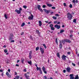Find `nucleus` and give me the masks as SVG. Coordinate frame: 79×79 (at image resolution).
<instances>
[{"label": "nucleus", "mask_w": 79, "mask_h": 79, "mask_svg": "<svg viewBox=\"0 0 79 79\" xmlns=\"http://www.w3.org/2000/svg\"><path fill=\"white\" fill-rule=\"evenodd\" d=\"M67 18H68L69 19L71 20V19H72V18H73V15H72L70 14V13H68L67 14Z\"/></svg>", "instance_id": "obj_1"}, {"label": "nucleus", "mask_w": 79, "mask_h": 79, "mask_svg": "<svg viewBox=\"0 0 79 79\" xmlns=\"http://www.w3.org/2000/svg\"><path fill=\"white\" fill-rule=\"evenodd\" d=\"M22 10H23V9H22V8L21 7H19V10L16 9L15 10V12H16L17 14H21V11H22Z\"/></svg>", "instance_id": "obj_2"}, {"label": "nucleus", "mask_w": 79, "mask_h": 79, "mask_svg": "<svg viewBox=\"0 0 79 79\" xmlns=\"http://www.w3.org/2000/svg\"><path fill=\"white\" fill-rule=\"evenodd\" d=\"M42 70L43 71L44 73V74H47V71H46V69H45V67L44 66H43L42 68Z\"/></svg>", "instance_id": "obj_3"}, {"label": "nucleus", "mask_w": 79, "mask_h": 79, "mask_svg": "<svg viewBox=\"0 0 79 79\" xmlns=\"http://www.w3.org/2000/svg\"><path fill=\"white\" fill-rule=\"evenodd\" d=\"M34 18V15H33L32 14L31 15V16H29L28 18V19L29 20H33Z\"/></svg>", "instance_id": "obj_4"}, {"label": "nucleus", "mask_w": 79, "mask_h": 79, "mask_svg": "<svg viewBox=\"0 0 79 79\" xmlns=\"http://www.w3.org/2000/svg\"><path fill=\"white\" fill-rule=\"evenodd\" d=\"M54 27H55V28H57V29H59L61 27L60 26V25H58L57 24H56L54 26Z\"/></svg>", "instance_id": "obj_5"}, {"label": "nucleus", "mask_w": 79, "mask_h": 79, "mask_svg": "<svg viewBox=\"0 0 79 79\" xmlns=\"http://www.w3.org/2000/svg\"><path fill=\"white\" fill-rule=\"evenodd\" d=\"M40 50L41 51L42 54L44 53V49L42 48L41 47H40Z\"/></svg>", "instance_id": "obj_6"}, {"label": "nucleus", "mask_w": 79, "mask_h": 79, "mask_svg": "<svg viewBox=\"0 0 79 79\" xmlns=\"http://www.w3.org/2000/svg\"><path fill=\"white\" fill-rule=\"evenodd\" d=\"M66 56L65 55H63L62 56V59L63 60H66Z\"/></svg>", "instance_id": "obj_7"}, {"label": "nucleus", "mask_w": 79, "mask_h": 79, "mask_svg": "<svg viewBox=\"0 0 79 79\" xmlns=\"http://www.w3.org/2000/svg\"><path fill=\"white\" fill-rule=\"evenodd\" d=\"M43 10L45 12V13H47V14H48V13L50 12V10H46V9H44Z\"/></svg>", "instance_id": "obj_8"}, {"label": "nucleus", "mask_w": 79, "mask_h": 79, "mask_svg": "<svg viewBox=\"0 0 79 79\" xmlns=\"http://www.w3.org/2000/svg\"><path fill=\"white\" fill-rule=\"evenodd\" d=\"M6 75L8 77H9V78H10V77H11V76L9 74V73H8V72H6Z\"/></svg>", "instance_id": "obj_9"}, {"label": "nucleus", "mask_w": 79, "mask_h": 79, "mask_svg": "<svg viewBox=\"0 0 79 79\" xmlns=\"http://www.w3.org/2000/svg\"><path fill=\"white\" fill-rule=\"evenodd\" d=\"M24 76L27 79H30L29 78V75H27V73H25L24 74Z\"/></svg>", "instance_id": "obj_10"}, {"label": "nucleus", "mask_w": 79, "mask_h": 79, "mask_svg": "<svg viewBox=\"0 0 79 79\" xmlns=\"http://www.w3.org/2000/svg\"><path fill=\"white\" fill-rule=\"evenodd\" d=\"M66 70L68 73H70V71H71V68L70 67H67L66 69Z\"/></svg>", "instance_id": "obj_11"}, {"label": "nucleus", "mask_w": 79, "mask_h": 79, "mask_svg": "<svg viewBox=\"0 0 79 79\" xmlns=\"http://www.w3.org/2000/svg\"><path fill=\"white\" fill-rule=\"evenodd\" d=\"M69 76L70 77V79H74V77H73V74H70V75Z\"/></svg>", "instance_id": "obj_12"}, {"label": "nucleus", "mask_w": 79, "mask_h": 79, "mask_svg": "<svg viewBox=\"0 0 79 79\" xmlns=\"http://www.w3.org/2000/svg\"><path fill=\"white\" fill-rule=\"evenodd\" d=\"M64 41L65 42H68V43H71V41L69 40L65 39Z\"/></svg>", "instance_id": "obj_13"}, {"label": "nucleus", "mask_w": 79, "mask_h": 79, "mask_svg": "<svg viewBox=\"0 0 79 79\" xmlns=\"http://www.w3.org/2000/svg\"><path fill=\"white\" fill-rule=\"evenodd\" d=\"M39 26L40 27H41V26L42 25V23L41 22V21L40 20L39 21Z\"/></svg>", "instance_id": "obj_14"}, {"label": "nucleus", "mask_w": 79, "mask_h": 79, "mask_svg": "<svg viewBox=\"0 0 79 79\" xmlns=\"http://www.w3.org/2000/svg\"><path fill=\"white\" fill-rule=\"evenodd\" d=\"M39 70L40 71V74H43V73H42V70H41V68H40V67H39Z\"/></svg>", "instance_id": "obj_15"}, {"label": "nucleus", "mask_w": 79, "mask_h": 79, "mask_svg": "<svg viewBox=\"0 0 79 79\" xmlns=\"http://www.w3.org/2000/svg\"><path fill=\"white\" fill-rule=\"evenodd\" d=\"M27 63H28V64H30V65H32V63L31 60H30V61H27Z\"/></svg>", "instance_id": "obj_16"}, {"label": "nucleus", "mask_w": 79, "mask_h": 79, "mask_svg": "<svg viewBox=\"0 0 79 79\" xmlns=\"http://www.w3.org/2000/svg\"><path fill=\"white\" fill-rule=\"evenodd\" d=\"M62 42H60L59 47L60 48V49H61V48H62Z\"/></svg>", "instance_id": "obj_17"}, {"label": "nucleus", "mask_w": 79, "mask_h": 79, "mask_svg": "<svg viewBox=\"0 0 79 79\" xmlns=\"http://www.w3.org/2000/svg\"><path fill=\"white\" fill-rule=\"evenodd\" d=\"M36 32L38 34V35H40V33L39 32V31L38 30H36Z\"/></svg>", "instance_id": "obj_18"}, {"label": "nucleus", "mask_w": 79, "mask_h": 79, "mask_svg": "<svg viewBox=\"0 0 79 79\" xmlns=\"http://www.w3.org/2000/svg\"><path fill=\"white\" fill-rule=\"evenodd\" d=\"M57 56L58 57V58H60V53H57Z\"/></svg>", "instance_id": "obj_19"}, {"label": "nucleus", "mask_w": 79, "mask_h": 79, "mask_svg": "<svg viewBox=\"0 0 79 79\" xmlns=\"http://www.w3.org/2000/svg\"><path fill=\"white\" fill-rule=\"evenodd\" d=\"M47 6L49 7H51V6H52V5L51 4H48Z\"/></svg>", "instance_id": "obj_20"}, {"label": "nucleus", "mask_w": 79, "mask_h": 79, "mask_svg": "<svg viewBox=\"0 0 79 79\" xmlns=\"http://www.w3.org/2000/svg\"><path fill=\"white\" fill-rule=\"evenodd\" d=\"M64 32V30H61L60 31V34H62V33H63V32Z\"/></svg>", "instance_id": "obj_21"}, {"label": "nucleus", "mask_w": 79, "mask_h": 79, "mask_svg": "<svg viewBox=\"0 0 79 79\" xmlns=\"http://www.w3.org/2000/svg\"><path fill=\"white\" fill-rule=\"evenodd\" d=\"M55 40H56V45H58V40H57V38Z\"/></svg>", "instance_id": "obj_22"}, {"label": "nucleus", "mask_w": 79, "mask_h": 79, "mask_svg": "<svg viewBox=\"0 0 79 79\" xmlns=\"http://www.w3.org/2000/svg\"><path fill=\"white\" fill-rule=\"evenodd\" d=\"M75 79H79V76H78V75L75 76Z\"/></svg>", "instance_id": "obj_23"}, {"label": "nucleus", "mask_w": 79, "mask_h": 79, "mask_svg": "<svg viewBox=\"0 0 79 79\" xmlns=\"http://www.w3.org/2000/svg\"><path fill=\"white\" fill-rule=\"evenodd\" d=\"M4 17L6 18V19H8V17H7V15H6V14H5L4 15Z\"/></svg>", "instance_id": "obj_24"}, {"label": "nucleus", "mask_w": 79, "mask_h": 79, "mask_svg": "<svg viewBox=\"0 0 79 79\" xmlns=\"http://www.w3.org/2000/svg\"><path fill=\"white\" fill-rule=\"evenodd\" d=\"M15 78L16 79H19V76H17L15 77Z\"/></svg>", "instance_id": "obj_25"}, {"label": "nucleus", "mask_w": 79, "mask_h": 79, "mask_svg": "<svg viewBox=\"0 0 79 79\" xmlns=\"http://www.w3.org/2000/svg\"><path fill=\"white\" fill-rule=\"evenodd\" d=\"M49 27L51 28H52V27H53V25L52 24H50L49 25Z\"/></svg>", "instance_id": "obj_26"}, {"label": "nucleus", "mask_w": 79, "mask_h": 79, "mask_svg": "<svg viewBox=\"0 0 79 79\" xmlns=\"http://www.w3.org/2000/svg\"><path fill=\"white\" fill-rule=\"evenodd\" d=\"M30 39H31V40H34V39L32 38V37L31 35L30 36Z\"/></svg>", "instance_id": "obj_27"}, {"label": "nucleus", "mask_w": 79, "mask_h": 79, "mask_svg": "<svg viewBox=\"0 0 79 79\" xmlns=\"http://www.w3.org/2000/svg\"><path fill=\"white\" fill-rule=\"evenodd\" d=\"M37 7L38 10H40V6L39 5H38Z\"/></svg>", "instance_id": "obj_28"}, {"label": "nucleus", "mask_w": 79, "mask_h": 79, "mask_svg": "<svg viewBox=\"0 0 79 79\" xmlns=\"http://www.w3.org/2000/svg\"><path fill=\"white\" fill-rule=\"evenodd\" d=\"M73 23H76V19H74L73 20Z\"/></svg>", "instance_id": "obj_29"}, {"label": "nucleus", "mask_w": 79, "mask_h": 79, "mask_svg": "<svg viewBox=\"0 0 79 79\" xmlns=\"http://www.w3.org/2000/svg\"><path fill=\"white\" fill-rule=\"evenodd\" d=\"M24 25H25V23H22V24L21 25V26L22 27H23V26H24Z\"/></svg>", "instance_id": "obj_30"}, {"label": "nucleus", "mask_w": 79, "mask_h": 79, "mask_svg": "<svg viewBox=\"0 0 79 79\" xmlns=\"http://www.w3.org/2000/svg\"><path fill=\"white\" fill-rule=\"evenodd\" d=\"M21 60L22 63H24V59H21Z\"/></svg>", "instance_id": "obj_31"}, {"label": "nucleus", "mask_w": 79, "mask_h": 79, "mask_svg": "<svg viewBox=\"0 0 79 79\" xmlns=\"http://www.w3.org/2000/svg\"><path fill=\"white\" fill-rule=\"evenodd\" d=\"M13 37L11 36H10L9 38V40H12L13 39Z\"/></svg>", "instance_id": "obj_32"}, {"label": "nucleus", "mask_w": 79, "mask_h": 79, "mask_svg": "<svg viewBox=\"0 0 79 79\" xmlns=\"http://www.w3.org/2000/svg\"><path fill=\"white\" fill-rule=\"evenodd\" d=\"M35 66H36L37 67L36 70H37V71H39V67H37V64H35Z\"/></svg>", "instance_id": "obj_33"}, {"label": "nucleus", "mask_w": 79, "mask_h": 79, "mask_svg": "<svg viewBox=\"0 0 79 79\" xmlns=\"http://www.w3.org/2000/svg\"><path fill=\"white\" fill-rule=\"evenodd\" d=\"M39 47H37L35 49L36 51H37V50H39Z\"/></svg>", "instance_id": "obj_34"}, {"label": "nucleus", "mask_w": 79, "mask_h": 79, "mask_svg": "<svg viewBox=\"0 0 79 79\" xmlns=\"http://www.w3.org/2000/svg\"><path fill=\"white\" fill-rule=\"evenodd\" d=\"M10 37H13V34L12 33H11L10 34Z\"/></svg>", "instance_id": "obj_35"}, {"label": "nucleus", "mask_w": 79, "mask_h": 79, "mask_svg": "<svg viewBox=\"0 0 79 79\" xmlns=\"http://www.w3.org/2000/svg\"><path fill=\"white\" fill-rule=\"evenodd\" d=\"M43 45L44 47V48H45L46 49L47 48V47H46V45L44 44H43Z\"/></svg>", "instance_id": "obj_36"}, {"label": "nucleus", "mask_w": 79, "mask_h": 79, "mask_svg": "<svg viewBox=\"0 0 79 79\" xmlns=\"http://www.w3.org/2000/svg\"><path fill=\"white\" fill-rule=\"evenodd\" d=\"M69 7L70 8H73V5H72V4H70L69 6Z\"/></svg>", "instance_id": "obj_37"}, {"label": "nucleus", "mask_w": 79, "mask_h": 79, "mask_svg": "<svg viewBox=\"0 0 79 79\" xmlns=\"http://www.w3.org/2000/svg\"><path fill=\"white\" fill-rule=\"evenodd\" d=\"M62 42L63 44H65V41H64V40H62Z\"/></svg>", "instance_id": "obj_38"}, {"label": "nucleus", "mask_w": 79, "mask_h": 79, "mask_svg": "<svg viewBox=\"0 0 79 79\" xmlns=\"http://www.w3.org/2000/svg\"><path fill=\"white\" fill-rule=\"evenodd\" d=\"M52 18H53V19H54L56 20V19L57 18H56V17L53 16V17H52Z\"/></svg>", "instance_id": "obj_39"}, {"label": "nucleus", "mask_w": 79, "mask_h": 79, "mask_svg": "<svg viewBox=\"0 0 79 79\" xmlns=\"http://www.w3.org/2000/svg\"><path fill=\"white\" fill-rule=\"evenodd\" d=\"M51 30L52 31H54V30H55V28H54L53 27H52V28H51Z\"/></svg>", "instance_id": "obj_40"}, {"label": "nucleus", "mask_w": 79, "mask_h": 79, "mask_svg": "<svg viewBox=\"0 0 79 79\" xmlns=\"http://www.w3.org/2000/svg\"><path fill=\"white\" fill-rule=\"evenodd\" d=\"M72 2L73 3H74V4H75V3H76V0H73L72 1Z\"/></svg>", "instance_id": "obj_41"}, {"label": "nucleus", "mask_w": 79, "mask_h": 79, "mask_svg": "<svg viewBox=\"0 0 79 79\" xmlns=\"http://www.w3.org/2000/svg\"><path fill=\"white\" fill-rule=\"evenodd\" d=\"M4 52L5 53H7V52H8V50H7V49H5L4 50Z\"/></svg>", "instance_id": "obj_42"}, {"label": "nucleus", "mask_w": 79, "mask_h": 79, "mask_svg": "<svg viewBox=\"0 0 79 79\" xmlns=\"http://www.w3.org/2000/svg\"><path fill=\"white\" fill-rule=\"evenodd\" d=\"M32 54V51H30L29 53V55H31Z\"/></svg>", "instance_id": "obj_43"}, {"label": "nucleus", "mask_w": 79, "mask_h": 79, "mask_svg": "<svg viewBox=\"0 0 79 79\" xmlns=\"http://www.w3.org/2000/svg\"><path fill=\"white\" fill-rule=\"evenodd\" d=\"M29 58L30 59H31L32 58V56L31 55H29Z\"/></svg>", "instance_id": "obj_44"}, {"label": "nucleus", "mask_w": 79, "mask_h": 79, "mask_svg": "<svg viewBox=\"0 0 79 79\" xmlns=\"http://www.w3.org/2000/svg\"><path fill=\"white\" fill-rule=\"evenodd\" d=\"M39 10H40V11H41L42 12H43V10H42V9H39Z\"/></svg>", "instance_id": "obj_45"}, {"label": "nucleus", "mask_w": 79, "mask_h": 79, "mask_svg": "<svg viewBox=\"0 0 79 79\" xmlns=\"http://www.w3.org/2000/svg\"><path fill=\"white\" fill-rule=\"evenodd\" d=\"M23 8L26 9V8H27V6H23Z\"/></svg>", "instance_id": "obj_46"}, {"label": "nucleus", "mask_w": 79, "mask_h": 79, "mask_svg": "<svg viewBox=\"0 0 79 79\" xmlns=\"http://www.w3.org/2000/svg\"><path fill=\"white\" fill-rule=\"evenodd\" d=\"M45 7H46V6L45 5H44L42 6V7L43 8H45Z\"/></svg>", "instance_id": "obj_47"}, {"label": "nucleus", "mask_w": 79, "mask_h": 79, "mask_svg": "<svg viewBox=\"0 0 79 79\" xmlns=\"http://www.w3.org/2000/svg\"><path fill=\"white\" fill-rule=\"evenodd\" d=\"M72 64L74 66H76V64H75L73 63H72Z\"/></svg>", "instance_id": "obj_48"}, {"label": "nucleus", "mask_w": 79, "mask_h": 79, "mask_svg": "<svg viewBox=\"0 0 79 79\" xmlns=\"http://www.w3.org/2000/svg\"><path fill=\"white\" fill-rule=\"evenodd\" d=\"M52 9H54V10H55L56 9V8L55 7H52Z\"/></svg>", "instance_id": "obj_49"}, {"label": "nucleus", "mask_w": 79, "mask_h": 79, "mask_svg": "<svg viewBox=\"0 0 79 79\" xmlns=\"http://www.w3.org/2000/svg\"><path fill=\"white\" fill-rule=\"evenodd\" d=\"M44 79H47V76H44Z\"/></svg>", "instance_id": "obj_50"}, {"label": "nucleus", "mask_w": 79, "mask_h": 79, "mask_svg": "<svg viewBox=\"0 0 79 79\" xmlns=\"http://www.w3.org/2000/svg\"><path fill=\"white\" fill-rule=\"evenodd\" d=\"M64 6H66V3H64Z\"/></svg>", "instance_id": "obj_51"}, {"label": "nucleus", "mask_w": 79, "mask_h": 79, "mask_svg": "<svg viewBox=\"0 0 79 79\" xmlns=\"http://www.w3.org/2000/svg\"><path fill=\"white\" fill-rule=\"evenodd\" d=\"M73 36V35H70V38H72V37Z\"/></svg>", "instance_id": "obj_52"}, {"label": "nucleus", "mask_w": 79, "mask_h": 79, "mask_svg": "<svg viewBox=\"0 0 79 79\" xmlns=\"http://www.w3.org/2000/svg\"><path fill=\"white\" fill-rule=\"evenodd\" d=\"M20 34L21 35H24V32H22Z\"/></svg>", "instance_id": "obj_53"}, {"label": "nucleus", "mask_w": 79, "mask_h": 79, "mask_svg": "<svg viewBox=\"0 0 79 79\" xmlns=\"http://www.w3.org/2000/svg\"><path fill=\"white\" fill-rule=\"evenodd\" d=\"M3 70L2 69H0V72H1V73H3Z\"/></svg>", "instance_id": "obj_54"}, {"label": "nucleus", "mask_w": 79, "mask_h": 79, "mask_svg": "<svg viewBox=\"0 0 79 79\" xmlns=\"http://www.w3.org/2000/svg\"><path fill=\"white\" fill-rule=\"evenodd\" d=\"M23 71L24 72H26V71H27V70H26V69H25L23 70Z\"/></svg>", "instance_id": "obj_55"}, {"label": "nucleus", "mask_w": 79, "mask_h": 79, "mask_svg": "<svg viewBox=\"0 0 79 79\" xmlns=\"http://www.w3.org/2000/svg\"><path fill=\"white\" fill-rule=\"evenodd\" d=\"M44 22H45V23H48V21H44Z\"/></svg>", "instance_id": "obj_56"}, {"label": "nucleus", "mask_w": 79, "mask_h": 79, "mask_svg": "<svg viewBox=\"0 0 79 79\" xmlns=\"http://www.w3.org/2000/svg\"><path fill=\"white\" fill-rule=\"evenodd\" d=\"M63 73H66V70H63Z\"/></svg>", "instance_id": "obj_57"}, {"label": "nucleus", "mask_w": 79, "mask_h": 79, "mask_svg": "<svg viewBox=\"0 0 79 79\" xmlns=\"http://www.w3.org/2000/svg\"><path fill=\"white\" fill-rule=\"evenodd\" d=\"M56 16H59V15H58V14H56Z\"/></svg>", "instance_id": "obj_58"}, {"label": "nucleus", "mask_w": 79, "mask_h": 79, "mask_svg": "<svg viewBox=\"0 0 79 79\" xmlns=\"http://www.w3.org/2000/svg\"><path fill=\"white\" fill-rule=\"evenodd\" d=\"M71 53L70 52H68V53H67V54H68V55H70Z\"/></svg>", "instance_id": "obj_59"}, {"label": "nucleus", "mask_w": 79, "mask_h": 79, "mask_svg": "<svg viewBox=\"0 0 79 79\" xmlns=\"http://www.w3.org/2000/svg\"><path fill=\"white\" fill-rule=\"evenodd\" d=\"M15 41L14 40H11V42H14Z\"/></svg>", "instance_id": "obj_60"}, {"label": "nucleus", "mask_w": 79, "mask_h": 79, "mask_svg": "<svg viewBox=\"0 0 79 79\" xmlns=\"http://www.w3.org/2000/svg\"><path fill=\"white\" fill-rule=\"evenodd\" d=\"M8 72H9V73L10 72V69H8Z\"/></svg>", "instance_id": "obj_61"}, {"label": "nucleus", "mask_w": 79, "mask_h": 79, "mask_svg": "<svg viewBox=\"0 0 79 79\" xmlns=\"http://www.w3.org/2000/svg\"><path fill=\"white\" fill-rule=\"evenodd\" d=\"M57 24H60V22H59L57 23Z\"/></svg>", "instance_id": "obj_62"}, {"label": "nucleus", "mask_w": 79, "mask_h": 79, "mask_svg": "<svg viewBox=\"0 0 79 79\" xmlns=\"http://www.w3.org/2000/svg\"><path fill=\"white\" fill-rule=\"evenodd\" d=\"M15 75H17V73L16 72H15Z\"/></svg>", "instance_id": "obj_63"}, {"label": "nucleus", "mask_w": 79, "mask_h": 79, "mask_svg": "<svg viewBox=\"0 0 79 79\" xmlns=\"http://www.w3.org/2000/svg\"><path fill=\"white\" fill-rule=\"evenodd\" d=\"M16 66L18 67V66H19V64H16Z\"/></svg>", "instance_id": "obj_64"}]
</instances>
